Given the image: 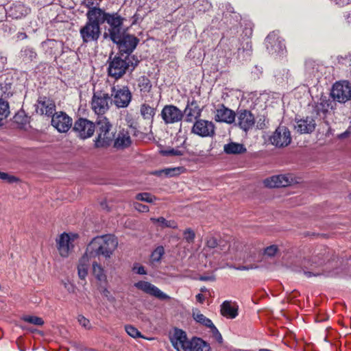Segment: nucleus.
I'll use <instances>...</instances> for the list:
<instances>
[{"label":"nucleus","instance_id":"nucleus-8","mask_svg":"<svg viewBox=\"0 0 351 351\" xmlns=\"http://www.w3.org/2000/svg\"><path fill=\"white\" fill-rule=\"evenodd\" d=\"M101 34V27L88 21L80 29V35L83 43H97Z\"/></svg>","mask_w":351,"mask_h":351},{"label":"nucleus","instance_id":"nucleus-28","mask_svg":"<svg viewBox=\"0 0 351 351\" xmlns=\"http://www.w3.org/2000/svg\"><path fill=\"white\" fill-rule=\"evenodd\" d=\"M223 152L227 154H241L246 152V148L243 144L230 142L224 145Z\"/></svg>","mask_w":351,"mask_h":351},{"label":"nucleus","instance_id":"nucleus-5","mask_svg":"<svg viewBox=\"0 0 351 351\" xmlns=\"http://www.w3.org/2000/svg\"><path fill=\"white\" fill-rule=\"evenodd\" d=\"M112 104L111 97L108 93L103 91H97L93 93L91 101V108L98 115L104 114Z\"/></svg>","mask_w":351,"mask_h":351},{"label":"nucleus","instance_id":"nucleus-23","mask_svg":"<svg viewBox=\"0 0 351 351\" xmlns=\"http://www.w3.org/2000/svg\"><path fill=\"white\" fill-rule=\"evenodd\" d=\"M108 12H105L101 8H97L90 10H88L86 16V21L93 24H96L101 27L104 23H105Z\"/></svg>","mask_w":351,"mask_h":351},{"label":"nucleus","instance_id":"nucleus-26","mask_svg":"<svg viewBox=\"0 0 351 351\" xmlns=\"http://www.w3.org/2000/svg\"><path fill=\"white\" fill-rule=\"evenodd\" d=\"M221 313L227 318L234 319L238 315V306L230 301H225L221 305Z\"/></svg>","mask_w":351,"mask_h":351},{"label":"nucleus","instance_id":"nucleus-58","mask_svg":"<svg viewBox=\"0 0 351 351\" xmlns=\"http://www.w3.org/2000/svg\"><path fill=\"white\" fill-rule=\"evenodd\" d=\"M199 280L201 281H214L215 277L214 276H200Z\"/></svg>","mask_w":351,"mask_h":351},{"label":"nucleus","instance_id":"nucleus-40","mask_svg":"<svg viewBox=\"0 0 351 351\" xmlns=\"http://www.w3.org/2000/svg\"><path fill=\"white\" fill-rule=\"evenodd\" d=\"M10 114L9 104L7 101L0 99V124Z\"/></svg>","mask_w":351,"mask_h":351},{"label":"nucleus","instance_id":"nucleus-45","mask_svg":"<svg viewBox=\"0 0 351 351\" xmlns=\"http://www.w3.org/2000/svg\"><path fill=\"white\" fill-rule=\"evenodd\" d=\"M139 86L141 87V91L148 93L150 91L152 86L148 78L143 77L140 82Z\"/></svg>","mask_w":351,"mask_h":351},{"label":"nucleus","instance_id":"nucleus-18","mask_svg":"<svg viewBox=\"0 0 351 351\" xmlns=\"http://www.w3.org/2000/svg\"><path fill=\"white\" fill-rule=\"evenodd\" d=\"M237 125L243 131L247 132L252 129L255 124V117L248 110H238L236 114Z\"/></svg>","mask_w":351,"mask_h":351},{"label":"nucleus","instance_id":"nucleus-24","mask_svg":"<svg viewBox=\"0 0 351 351\" xmlns=\"http://www.w3.org/2000/svg\"><path fill=\"white\" fill-rule=\"evenodd\" d=\"M184 114L186 115V121L192 122L194 119L201 116L202 109L199 108L197 102L195 99L189 101L184 110Z\"/></svg>","mask_w":351,"mask_h":351},{"label":"nucleus","instance_id":"nucleus-27","mask_svg":"<svg viewBox=\"0 0 351 351\" xmlns=\"http://www.w3.org/2000/svg\"><path fill=\"white\" fill-rule=\"evenodd\" d=\"M89 259L90 256H88L86 252L79 261V264L77 266V273L79 277L81 279H85L88 274Z\"/></svg>","mask_w":351,"mask_h":351},{"label":"nucleus","instance_id":"nucleus-25","mask_svg":"<svg viewBox=\"0 0 351 351\" xmlns=\"http://www.w3.org/2000/svg\"><path fill=\"white\" fill-rule=\"evenodd\" d=\"M333 101H331L326 96H322L317 102L313 104L314 112L319 115L320 114H326L330 109H332Z\"/></svg>","mask_w":351,"mask_h":351},{"label":"nucleus","instance_id":"nucleus-29","mask_svg":"<svg viewBox=\"0 0 351 351\" xmlns=\"http://www.w3.org/2000/svg\"><path fill=\"white\" fill-rule=\"evenodd\" d=\"M125 31L123 26L108 28V32L104 34V38L110 37V40L116 43L121 40L123 38V36H125Z\"/></svg>","mask_w":351,"mask_h":351},{"label":"nucleus","instance_id":"nucleus-34","mask_svg":"<svg viewBox=\"0 0 351 351\" xmlns=\"http://www.w3.org/2000/svg\"><path fill=\"white\" fill-rule=\"evenodd\" d=\"M193 317L197 322L206 326L207 328H210L212 324H213V322L210 319L205 317L197 309L193 311Z\"/></svg>","mask_w":351,"mask_h":351},{"label":"nucleus","instance_id":"nucleus-59","mask_svg":"<svg viewBox=\"0 0 351 351\" xmlns=\"http://www.w3.org/2000/svg\"><path fill=\"white\" fill-rule=\"evenodd\" d=\"M227 41H229L232 47L234 45H235L236 47L237 46L238 40L236 38H232L230 40V39H225L224 38H223L221 40V43L223 44V43H226Z\"/></svg>","mask_w":351,"mask_h":351},{"label":"nucleus","instance_id":"nucleus-1","mask_svg":"<svg viewBox=\"0 0 351 351\" xmlns=\"http://www.w3.org/2000/svg\"><path fill=\"white\" fill-rule=\"evenodd\" d=\"M139 61L135 56L126 57L117 53L110 62L108 68L109 76L115 80L121 78L128 71H133Z\"/></svg>","mask_w":351,"mask_h":351},{"label":"nucleus","instance_id":"nucleus-63","mask_svg":"<svg viewBox=\"0 0 351 351\" xmlns=\"http://www.w3.org/2000/svg\"><path fill=\"white\" fill-rule=\"evenodd\" d=\"M313 62L312 61H306V63H305V66H306V69L307 71H309L310 72H312L313 73V71H311L310 69H311V67L313 66Z\"/></svg>","mask_w":351,"mask_h":351},{"label":"nucleus","instance_id":"nucleus-36","mask_svg":"<svg viewBox=\"0 0 351 351\" xmlns=\"http://www.w3.org/2000/svg\"><path fill=\"white\" fill-rule=\"evenodd\" d=\"M93 272L99 281L105 282L106 280V276L104 268L97 262L93 263Z\"/></svg>","mask_w":351,"mask_h":351},{"label":"nucleus","instance_id":"nucleus-56","mask_svg":"<svg viewBox=\"0 0 351 351\" xmlns=\"http://www.w3.org/2000/svg\"><path fill=\"white\" fill-rule=\"evenodd\" d=\"M218 245L216 238L210 237L206 240V246L209 248H215Z\"/></svg>","mask_w":351,"mask_h":351},{"label":"nucleus","instance_id":"nucleus-14","mask_svg":"<svg viewBox=\"0 0 351 351\" xmlns=\"http://www.w3.org/2000/svg\"><path fill=\"white\" fill-rule=\"evenodd\" d=\"M170 340L174 348L178 351H190L191 340H188L186 332L183 330L176 329Z\"/></svg>","mask_w":351,"mask_h":351},{"label":"nucleus","instance_id":"nucleus-17","mask_svg":"<svg viewBox=\"0 0 351 351\" xmlns=\"http://www.w3.org/2000/svg\"><path fill=\"white\" fill-rule=\"evenodd\" d=\"M134 287L144 293L154 296L162 300H169L170 297L163 293L157 287L147 281H138L134 284Z\"/></svg>","mask_w":351,"mask_h":351},{"label":"nucleus","instance_id":"nucleus-6","mask_svg":"<svg viewBox=\"0 0 351 351\" xmlns=\"http://www.w3.org/2000/svg\"><path fill=\"white\" fill-rule=\"evenodd\" d=\"M330 95L334 101L346 103L351 99V84L346 80L335 83Z\"/></svg>","mask_w":351,"mask_h":351},{"label":"nucleus","instance_id":"nucleus-9","mask_svg":"<svg viewBox=\"0 0 351 351\" xmlns=\"http://www.w3.org/2000/svg\"><path fill=\"white\" fill-rule=\"evenodd\" d=\"M95 129V123L84 118H80L76 120L73 128L77 136L82 139H86L92 136Z\"/></svg>","mask_w":351,"mask_h":351},{"label":"nucleus","instance_id":"nucleus-50","mask_svg":"<svg viewBox=\"0 0 351 351\" xmlns=\"http://www.w3.org/2000/svg\"><path fill=\"white\" fill-rule=\"evenodd\" d=\"M278 251V247L275 245H270L265 249L264 254L269 257L275 256Z\"/></svg>","mask_w":351,"mask_h":351},{"label":"nucleus","instance_id":"nucleus-47","mask_svg":"<svg viewBox=\"0 0 351 351\" xmlns=\"http://www.w3.org/2000/svg\"><path fill=\"white\" fill-rule=\"evenodd\" d=\"M0 179L10 184L19 181V178L16 176L1 171H0Z\"/></svg>","mask_w":351,"mask_h":351},{"label":"nucleus","instance_id":"nucleus-35","mask_svg":"<svg viewBox=\"0 0 351 351\" xmlns=\"http://www.w3.org/2000/svg\"><path fill=\"white\" fill-rule=\"evenodd\" d=\"M21 56L25 62H32L37 57L35 50L30 47H26L21 49Z\"/></svg>","mask_w":351,"mask_h":351},{"label":"nucleus","instance_id":"nucleus-48","mask_svg":"<svg viewBox=\"0 0 351 351\" xmlns=\"http://www.w3.org/2000/svg\"><path fill=\"white\" fill-rule=\"evenodd\" d=\"M82 5L88 8V10L99 8V2L97 0H83Z\"/></svg>","mask_w":351,"mask_h":351},{"label":"nucleus","instance_id":"nucleus-43","mask_svg":"<svg viewBox=\"0 0 351 351\" xmlns=\"http://www.w3.org/2000/svg\"><path fill=\"white\" fill-rule=\"evenodd\" d=\"M125 330L128 335L133 338H144V337L141 335V332L136 328L132 325H125Z\"/></svg>","mask_w":351,"mask_h":351},{"label":"nucleus","instance_id":"nucleus-64","mask_svg":"<svg viewBox=\"0 0 351 351\" xmlns=\"http://www.w3.org/2000/svg\"><path fill=\"white\" fill-rule=\"evenodd\" d=\"M196 299L199 302L203 303L204 301V296L202 293H198L196 295Z\"/></svg>","mask_w":351,"mask_h":351},{"label":"nucleus","instance_id":"nucleus-32","mask_svg":"<svg viewBox=\"0 0 351 351\" xmlns=\"http://www.w3.org/2000/svg\"><path fill=\"white\" fill-rule=\"evenodd\" d=\"M190 351H210V346L200 338H193L191 342Z\"/></svg>","mask_w":351,"mask_h":351},{"label":"nucleus","instance_id":"nucleus-51","mask_svg":"<svg viewBox=\"0 0 351 351\" xmlns=\"http://www.w3.org/2000/svg\"><path fill=\"white\" fill-rule=\"evenodd\" d=\"M133 207L135 210L140 213H147L149 210V208L147 206L137 202L133 203Z\"/></svg>","mask_w":351,"mask_h":351},{"label":"nucleus","instance_id":"nucleus-44","mask_svg":"<svg viewBox=\"0 0 351 351\" xmlns=\"http://www.w3.org/2000/svg\"><path fill=\"white\" fill-rule=\"evenodd\" d=\"M1 91L8 97L12 95V84L10 82H5L0 84Z\"/></svg>","mask_w":351,"mask_h":351},{"label":"nucleus","instance_id":"nucleus-11","mask_svg":"<svg viewBox=\"0 0 351 351\" xmlns=\"http://www.w3.org/2000/svg\"><path fill=\"white\" fill-rule=\"evenodd\" d=\"M160 116L165 124H173L182 121L183 112L173 105H166L161 110Z\"/></svg>","mask_w":351,"mask_h":351},{"label":"nucleus","instance_id":"nucleus-15","mask_svg":"<svg viewBox=\"0 0 351 351\" xmlns=\"http://www.w3.org/2000/svg\"><path fill=\"white\" fill-rule=\"evenodd\" d=\"M56 111V104L53 99L43 96L39 97L36 104V112L40 115L52 117Z\"/></svg>","mask_w":351,"mask_h":351},{"label":"nucleus","instance_id":"nucleus-41","mask_svg":"<svg viewBox=\"0 0 351 351\" xmlns=\"http://www.w3.org/2000/svg\"><path fill=\"white\" fill-rule=\"evenodd\" d=\"M135 198L138 201L145 202L147 203H152L156 199L155 196L147 192L136 194Z\"/></svg>","mask_w":351,"mask_h":351},{"label":"nucleus","instance_id":"nucleus-54","mask_svg":"<svg viewBox=\"0 0 351 351\" xmlns=\"http://www.w3.org/2000/svg\"><path fill=\"white\" fill-rule=\"evenodd\" d=\"M165 156H182L183 153L182 151L176 149H169L162 152Z\"/></svg>","mask_w":351,"mask_h":351},{"label":"nucleus","instance_id":"nucleus-21","mask_svg":"<svg viewBox=\"0 0 351 351\" xmlns=\"http://www.w3.org/2000/svg\"><path fill=\"white\" fill-rule=\"evenodd\" d=\"M292 182V178L289 175L274 176L264 180V184L269 188L285 187Z\"/></svg>","mask_w":351,"mask_h":351},{"label":"nucleus","instance_id":"nucleus-16","mask_svg":"<svg viewBox=\"0 0 351 351\" xmlns=\"http://www.w3.org/2000/svg\"><path fill=\"white\" fill-rule=\"evenodd\" d=\"M192 132L202 137L213 136L215 125L212 121L199 119L195 122Z\"/></svg>","mask_w":351,"mask_h":351},{"label":"nucleus","instance_id":"nucleus-60","mask_svg":"<svg viewBox=\"0 0 351 351\" xmlns=\"http://www.w3.org/2000/svg\"><path fill=\"white\" fill-rule=\"evenodd\" d=\"M134 270L136 271V274H141V275H144V274H146V271L144 268V267L143 266H138V267H134Z\"/></svg>","mask_w":351,"mask_h":351},{"label":"nucleus","instance_id":"nucleus-22","mask_svg":"<svg viewBox=\"0 0 351 351\" xmlns=\"http://www.w3.org/2000/svg\"><path fill=\"white\" fill-rule=\"evenodd\" d=\"M235 112L222 104L215 112V120L217 122H224L230 124L235 121Z\"/></svg>","mask_w":351,"mask_h":351},{"label":"nucleus","instance_id":"nucleus-19","mask_svg":"<svg viewBox=\"0 0 351 351\" xmlns=\"http://www.w3.org/2000/svg\"><path fill=\"white\" fill-rule=\"evenodd\" d=\"M74 237L73 235V238H71L69 234L64 232L56 240L57 248L62 257L66 258L69 256L70 252L73 248L72 242L74 240Z\"/></svg>","mask_w":351,"mask_h":351},{"label":"nucleus","instance_id":"nucleus-13","mask_svg":"<svg viewBox=\"0 0 351 351\" xmlns=\"http://www.w3.org/2000/svg\"><path fill=\"white\" fill-rule=\"evenodd\" d=\"M72 119L65 112H56L51 117V125L59 132H66L72 126Z\"/></svg>","mask_w":351,"mask_h":351},{"label":"nucleus","instance_id":"nucleus-61","mask_svg":"<svg viewBox=\"0 0 351 351\" xmlns=\"http://www.w3.org/2000/svg\"><path fill=\"white\" fill-rule=\"evenodd\" d=\"M339 6H343L349 3V0H334Z\"/></svg>","mask_w":351,"mask_h":351},{"label":"nucleus","instance_id":"nucleus-10","mask_svg":"<svg viewBox=\"0 0 351 351\" xmlns=\"http://www.w3.org/2000/svg\"><path fill=\"white\" fill-rule=\"evenodd\" d=\"M269 141L277 147H287L291 142V132L285 126H279L270 136Z\"/></svg>","mask_w":351,"mask_h":351},{"label":"nucleus","instance_id":"nucleus-39","mask_svg":"<svg viewBox=\"0 0 351 351\" xmlns=\"http://www.w3.org/2000/svg\"><path fill=\"white\" fill-rule=\"evenodd\" d=\"M328 258L327 254H313L311 258L308 261L310 266L318 267L322 265Z\"/></svg>","mask_w":351,"mask_h":351},{"label":"nucleus","instance_id":"nucleus-37","mask_svg":"<svg viewBox=\"0 0 351 351\" xmlns=\"http://www.w3.org/2000/svg\"><path fill=\"white\" fill-rule=\"evenodd\" d=\"M150 220L154 223H159L162 228H171L176 229L178 228L176 222L173 220H167L164 217L151 218Z\"/></svg>","mask_w":351,"mask_h":351},{"label":"nucleus","instance_id":"nucleus-46","mask_svg":"<svg viewBox=\"0 0 351 351\" xmlns=\"http://www.w3.org/2000/svg\"><path fill=\"white\" fill-rule=\"evenodd\" d=\"M184 239L189 243H193L195 238V232L191 228L186 229L184 232Z\"/></svg>","mask_w":351,"mask_h":351},{"label":"nucleus","instance_id":"nucleus-30","mask_svg":"<svg viewBox=\"0 0 351 351\" xmlns=\"http://www.w3.org/2000/svg\"><path fill=\"white\" fill-rule=\"evenodd\" d=\"M124 19L118 12L109 13L107 15L105 22L109 25V28L123 26Z\"/></svg>","mask_w":351,"mask_h":351},{"label":"nucleus","instance_id":"nucleus-62","mask_svg":"<svg viewBox=\"0 0 351 351\" xmlns=\"http://www.w3.org/2000/svg\"><path fill=\"white\" fill-rule=\"evenodd\" d=\"M304 274L307 277H311V276H320L322 274L319 273V272H317V273H314V272H312V271H304Z\"/></svg>","mask_w":351,"mask_h":351},{"label":"nucleus","instance_id":"nucleus-12","mask_svg":"<svg viewBox=\"0 0 351 351\" xmlns=\"http://www.w3.org/2000/svg\"><path fill=\"white\" fill-rule=\"evenodd\" d=\"M139 39L136 36L130 34H125L120 41L116 43L119 47V53L124 55L126 57H132L131 55L136 49Z\"/></svg>","mask_w":351,"mask_h":351},{"label":"nucleus","instance_id":"nucleus-38","mask_svg":"<svg viewBox=\"0 0 351 351\" xmlns=\"http://www.w3.org/2000/svg\"><path fill=\"white\" fill-rule=\"evenodd\" d=\"M164 254V247L162 246L157 247L151 254L150 262L152 263V264L159 263Z\"/></svg>","mask_w":351,"mask_h":351},{"label":"nucleus","instance_id":"nucleus-31","mask_svg":"<svg viewBox=\"0 0 351 351\" xmlns=\"http://www.w3.org/2000/svg\"><path fill=\"white\" fill-rule=\"evenodd\" d=\"M131 143V139L128 132L124 131L119 132L117 138L114 140V147L116 148H123L128 147Z\"/></svg>","mask_w":351,"mask_h":351},{"label":"nucleus","instance_id":"nucleus-49","mask_svg":"<svg viewBox=\"0 0 351 351\" xmlns=\"http://www.w3.org/2000/svg\"><path fill=\"white\" fill-rule=\"evenodd\" d=\"M77 321L79 324L86 329L90 328V321L86 319L84 316L80 315L77 316Z\"/></svg>","mask_w":351,"mask_h":351},{"label":"nucleus","instance_id":"nucleus-3","mask_svg":"<svg viewBox=\"0 0 351 351\" xmlns=\"http://www.w3.org/2000/svg\"><path fill=\"white\" fill-rule=\"evenodd\" d=\"M98 247L95 250V254L102 255L105 258H110L118 245V241L112 235H104L101 237H95L93 239L90 245Z\"/></svg>","mask_w":351,"mask_h":351},{"label":"nucleus","instance_id":"nucleus-57","mask_svg":"<svg viewBox=\"0 0 351 351\" xmlns=\"http://www.w3.org/2000/svg\"><path fill=\"white\" fill-rule=\"evenodd\" d=\"M230 267H233V268H234L235 269H237V270H250V269H257L258 266L256 265H250L239 266V267H232L231 266Z\"/></svg>","mask_w":351,"mask_h":351},{"label":"nucleus","instance_id":"nucleus-4","mask_svg":"<svg viewBox=\"0 0 351 351\" xmlns=\"http://www.w3.org/2000/svg\"><path fill=\"white\" fill-rule=\"evenodd\" d=\"M266 48L268 52L275 56H282L286 53L284 40L278 35V32H272L265 39Z\"/></svg>","mask_w":351,"mask_h":351},{"label":"nucleus","instance_id":"nucleus-53","mask_svg":"<svg viewBox=\"0 0 351 351\" xmlns=\"http://www.w3.org/2000/svg\"><path fill=\"white\" fill-rule=\"evenodd\" d=\"M180 171V168H169L165 169L160 171V173H164L167 176H173L175 175L179 174Z\"/></svg>","mask_w":351,"mask_h":351},{"label":"nucleus","instance_id":"nucleus-55","mask_svg":"<svg viewBox=\"0 0 351 351\" xmlns=\"http://www.w3.org/2000/svg\"><path fill=\"white\" fill-rule=\"evenodd\" d=\"M226 12L225 13V16L227 17L228 14H234V18L236 21H239L241 19V16L239 14H236L234 12L233 8L230 5H226Z\"/></svg>","mask_w":351,"mask_h":351},{"label":"nucleus","instance_id":"nucleus-52","mask_svg":"<svg viewBox=\"0 0 351 351\" xmlns=\"http://www.w3.org/2000/svg\"><path fill=\"white\" fill-rule=\"evenodd\" d=\"M210 328L211 330V332H212L213 336L216 339V340L219 343H222V342H223L222 336H221V333L219 332V331L218 330V329L215 327V326L214 324H212V326Z\"/></svg>","mask_w":351,"mask_h":351},{"label":"nucleus","instance_id":"nucleus-20","mask_svg":"<svg viewBox=\"0 0 351 351\" xmlns=\"http://www.w3.org/2000/svg\"><path fill=\"white\" fill-rule=\"evenodd\" d=\"M294 128L300 134H311L316 127V123L313 117H306L303 119H295Z\"/></svg>","mask_w":351,"mask_h":351},{"label":"nucleus","instance_id":"nucleus-7","mask_svg":"<svg viewBox=\"0 0 351 351\" xmlns=\"http://www.w3.org/2000/svg\"><path fill=\"white\" fill-rule=\"evenodd\" d=\"M111 100L117 108H126L132 100V93L128 86L116 88L113 86L111 90Z\"/></svg>","mask_w":351,"mask_h":351},{"label":"nucleus","instance_id":"nucleus-42","mask_svg":"<svg viewBox=\"0 0 351 351\" xmlns=\"http://www.w3.org/2000/svg\"><path fill=\"white\" fill-rule=\"evenodd\" d=\"M25 322L32 324L36 326H42L44 324V321L41 317L33 316V315H25L22 318Z\"/></svg>","mask_w":351,"mask_h":351},{"label":"nucleus","instance_id":"nucleus-33","mask_svg":"<svg viewBox=\"0 0 351 351\" xmlns=\"http://www.w3.org/2000/svg\"><path fill=\"white\" fill-rule=\"evenodd\" d=\"M156 108L152 107L147 104L141 105L140 113L144 119L153 121L155 116Z\"/></svg>","mask_w":351,"mask_h":351},{"label":"nucleus","instance_id":"nucleus-2","mask_svg":"<svg viewBox=\"0 0 351 351\" xmlns=\"http://www.w3.org/2000/svg\"><path fill=\"white\" fill-rule=\"evenodd\" d=\"M97 136L95 141L96 147L109 146L114 140L115 132L106 117H99L96 121Z\"/></svg>","mask_w":351,"mask_h":351}]
</instances>
